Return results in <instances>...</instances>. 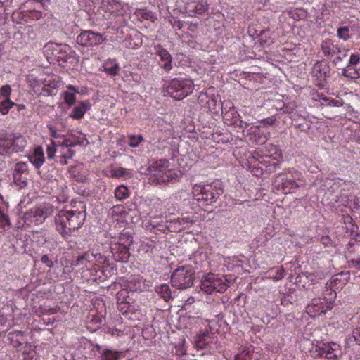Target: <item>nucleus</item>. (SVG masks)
I'll return each instance as SVG.
<instances>
[{
  "label": "nucleus",
  "instance_id": "obj_12",
  "mask_svg": "<svg viewBox=\"0 0 360 360\" xmlns=\"http://www.w3.org/2000/svg\"><path fill=\"white\" fill-rule=\"evenodd\" d=\"M185 9L190 17H194L206 13L208 11V4L203 0L192 1L186 4Z\"/></svg>",
  "mask_w": 360,
  "mask_h": 360
},
{
  "label": "nucleus",
  "instance_id": "obj_14",
  "mask_svg": "<svg viewBox=\"0 0 360 360\" xmlns=\"http://www.w3.org/2000/svg\"><path fill=\"white\" fill-rule=\"evenodd\" d=\"M111 252L113 258L116 262H120L122 263L128 262L129 258L130 257L129 249L114 245L112 247H111Z\"/></svg>",
  "mask_w": 360,
  "mask_h": 360
},
{
  "label": "nucleus",
  "instance_id": "obj_3",
  "mask_svg": "<svg viewBox=\"0 0 360 360\" xmlns=\"http://www.w3.org/2000/svg\"><path fill=\"white\" fill-rule=\"evenodd\" d=\"M223 193V184L219 181H215L203 186L195 185L193 190L194 199L199 202V205L202 206L215 202Z\"/></svg>",
  "mask_w": 360,
  "mask_h": 360
},
{
  "label": "nucleus",
  "instance_id": "obj_39",
  "mask_svg": "<svg viewBox=\"0 0 360 360\" xmlns=\"http://www.w3.org/2000/svg\"><path fill=\"white\" fill-rule=\"evenodd\" d=\"M269 133L267 134H261L260 131L259 134L256 136V137L253 139L252 141H255L257 145H263L264 144L269 138Z\"/></svg>",
  "mask_w": 360,
  "mask_h": 360
},
{
  "label": "nucleus",
  "instance_id": "obj_10",
  "mask_svg": "<svg viewBox=\"0 0 360 360\" xmlns=\"http://www.w3.org/2000/svg\"><path fill=\"white\" fill-rule=\"evenodd\" d=\"M28 169L25 162H18L15 165L13 177L14 183L20 188L27 186Z\"/></svg>",
  "mask_w": 360,
  "mask_h": 360
},
{
  "label": "nucleus",
  "instance_id": "obj_17",
  "mask_svg": "<svg viewBox=\"0 0 360 360\" xmlns=\"http://www.w3.org/2000/svg\"><path fill=\"white\" fill-rule=\"evenodd\" d=\"M155 50L156 54L160 58V60L164 62V63L161 65L162 68L166 72H169L172 68V57L171 54L161 46H157Z\"/></svg>",
  "mask_w": 360,
  "mask_h": 360
},
{
  "label": "nucleus",
  "instance_id": "obj_23",
  "mask_svg": "<svg viewBox=\"0 0 360 360\" xmlns=\"http://www.w3.org/2000/svg\"><path fill=\"white\" fill-rule=\"evenodd\" d=\"M321 49L325 56H329L341 53L342 49L337 45H334L330 40L323 41L321 44Z\"/></svg>",
  "mask_w": 360,
  "mask_h": 360
},
{
  "label": "nucleus",
  "instance_id": "obj_59",
  "mask_svg": "<svg viewBox=\"0 0 360 360\" xmlns=\"http://www.w3.org/2000/svg\"><path fill=\"white\" fill-rule=\"evenodd\" d=\"M140 14H141L142 18H145L146 20H148V19L151 18L152 16H153L152 12H150L149 11L142 10L140 12Z\"/></svg>",
  "mask_w": 360,
  "mask_h": 360
},
{
  "label": "nucleus",
  "instance_id": "obj_25",
  "mask_svg": "<svg viewBox=\"0 0 360 360\" xmlns=\"http://www.w3.org/2000/svg\"><path fill=\"white\" fill-rule=\"evenodd\" d=\"M133 242V236L129 233L122 232L120 233L118 242L115 245L130 249Z\"/></svg>",
  "mask_w": 360,
  "mask_h": 360
},
{
  "label": "nucleus",
  "instance_id": "obj_13",
  "mask_svg": "<svg viewBox=\"0 0 360 360\" xmlns=\"http://www.w3.org/2000/svg\"><path fill=\"white\" fill-rule=\"evenodd\" d=\"M307 312L311 316H316L325 314L328 310L331 309L330 304L324 303L319 299L313 300L311 303L307 307Z\"/></svg>",
  "mask_w": 360,
  "mask_h": 360
},
{
  "label": "nucleus",
  "instance_id": "obj_56",
  "mask_svg": "<svg viewBox=\"0 0 360 360\" xmlns=\"http://www.w3.org/2000/svg\"><path fill=\"white\" fill-rule=\"evenodd\" d=\"M348 51H349L348 49H345L344 51L342 50L341 53H337L338 54V56L333 60V63H336L337 61H342L345 58H346L347 56Z\"/></svg>",
  "mask_w": 360,
  "mask_h": 360
},
{
  "label": "nucleus",
  "instance_id": "obj_8",
  "mask_svg": "<svg viewBox=\"0 0 360 360\" xmlns=\"http://www.w3.org/2000/svg\"><path fill=\"white\" fill-rule=\"evenodd\" d=\"M104 41L102 34L92 30L82 31L77 37L76 41L83 46H94L101 44Z\"/></svg>",
  "mask_w": 360,
  "mask_h": 360
},
{
  "label": "nucleus",
  "instance_id": "obj_48",
  "mask_svg": "<svg viewBox=\"0 0 360 360\" xmlns=\"http://www.w3.org/2000/svg\"><path fill=\"white\" fill-rule=\"evenodd\" d=\"M129 170L122 167H119L115 170L113 175L117 178H120L129 176Z\"/></svg>",
  "mask_w": 360,
  "mask_h": 360
},
{
  "label": "nucleus",
  "instance_id": "obj_44",
  "mask_svg": "<svg viewBox=\"0 0 360 360\" xmlns=\"http://www.w3.org/2000/svg\"><path fill=\"white\" fill-rule=\"evenodd\" d=\"M130 307L131 305L129 301L124 300L118 302L117 309L120 312L124 314L129 311Z\"/></svg>",
  "mask_w": 360,
  "mask_h": 360
},
{
  "label": "nucleus",
  "instance_id": "obj_49",
  "mask_svg": "<svg viewBox=\"0 0 360 360\" xmlns=\"http://www.w3.org/2000/svg\"><path fill=\"white\" fill-rule=\"evenodd\" d=\"M41 262L46 265V267L51 269L54 266V262L49 258L47 255H43L41 257Z\"/></svg>",
  "mask_w": 360,
  "mask_h": 360
},
{
  "label": "nucleus",
  "instance_id": "obj_53",
  "mask_svg": "<svg viewBox=\"0 0 360 360\" xmlns=\"http://www.w3.org/2000/svg\"><path fill=\"white\" fill-rule=\"evenodd\" d=\"M359 61H360V56L359 54H356V53L352 54L347 65L354 66V65H357L359 63Z\"/></svg>",
  "mask_w": 360,
  "mask_h": 360
},
{
  "label": "nucleus",
  "instance_id": "obj_31",
  "mask_svg": "<svg viewBox=\"0 0 360 360\" xmlns=\"http://www.w3.org/2000/svg\"><path fill=\"white\" fill-rule=\"evenodd\" d=\"M120 355V352H119L105 349L101 353V360H117Z\"/></svg>",
  "mask_w": 360,
  "mask_h": 360
},
{
  "label": "nucleus",
  "instance_id": "obj_60",
  "mask_svg": "<svg viewBox=\"0 0 360 360\" xmlns=\"http://www.w3.org/2000/svg\"><path fill=\"white\" fill-rule=\"evenodd\" d=\"M119 70V67L117 65H115L112 68L108 69V72L110 75H116L117 74V71Z\"/></svg>",
  "mask_w": 360,
  "mask_h": 360
},
{
  "label": "nucleus",
  "instance_id": "obj_18",
  "mask_svg": "<svg viewBox=\"0 0 360 360\" xmlns=\"http://www.w3.org/2000/svg\"><path fill=\"white\" fill-rule=\"evenodd\" d=\"M330 70L329 63L323 60L321 61L316 62L314 65V72L315 76L320 79H324L326 78Z\"/></svg>",
  "mask_w": 360,
  "mask_h": 360
},
{
  "label": "nucleus",
  "instance_id": "obj_26",
  "mask_svg": "<svg viewBox=\"0 0 360 360\" xmlns=\"http://www.w3.org/2000/svg\"><path fill=\"white\" fill-rule=\"evenodd\" d=\"M155 291L160 295L165 302H169L172 299L171 289L167 284H162L159 286H156Z\"/></svg>",
  "mask_w": 360,
  "mask_h": 360
},
{
  "label": "nucleus",
  "instance_id": "obj_41",
  "mask_svg": "<svg viewBox=\"0 0 360 360\" xmlns=\"http://www.w3.org/2000/svg\"><path fill=\"white\" fill-rule=\"evenodd\" d=\"M348 342H356L359 345H360V328H356L353 330L351 335H349L347 338Z\"/></svg>",
  "mask_w": 360,
  "mask_h": 360
},
{
  "label": "nucleus",
  "instance_id": "obj_2",
  "mask_svg": "<svg viewBox=\"0 0 360 360\" xmlns=\"http://www.w3.org/2000/svg\"><path fill=\"white\" fill-rule=\"evenodd\" d=\"M43 52L48 60L56 59L63 68H74L79 63V56L67 44L49 42L44 46Z\"/></svg>",
  "mask_w": 360,
  "mask_h": 360
},
{
  "label": "nucleus",
  "instance_id": "obj_16",
  "mask_svg": "<svg viewBox=\"0 0 360 360\" xmlns=\"http://www.w3.org/2000/svg\"><path fill=\"white\" fill-rule=\"evenodd\" d=\"M350 279L349 271H342L336 274L330 282V286L335 290H341Z\"/></svg>",
  "mask_w": 360,
  "mask_h": 360
},
{
  "label": "nucleus",
  "instance_id": "obj_28",
  "mask_svg": "<svg viewBox=\"0 0 360 360\" xmlns=\"http://www.w3.org/2000/svg\"><path fill=\"white\" fill-rule=\"evenodd\" d=\"M211 277H212V273L207 274L204 278L201 281L200 288L201 290L208 294H212L214 292V287H212Z\"/></svg>",
  "mask_w": 360,
  "mask_h": 360
},
{
  "label": "nucleus",
  "instance_id": "obj_24",
  "mask_svg": "<svg viewBox=\"0 0 360 360\" xmlns=\"http://www.w3.org/2000/svg\"><path fill=\"white\" fill-rule=\"evenodd\" d=\"M68 90L63 94L65 102L68 105H72L76 101L75 94L79 93L78 89L72 85L68 86Z\"/></svg>",
  "mask_w": 360,
  "mask_h": 360
},
{
  "label": "nucleus",
  "instance_id": "obj_37",
  "mask_svg": "<svg viewBox=\"0 0 360 360\" xmlns=\"http://www.w3.org/2000/svg\"><path fill=\"white\" fill-rule=\"evenodd\" d=\"M247 134L245 138L249 141H253L259 132L260 131V126H252L250 128L246 129Z\"/></svg>",
  "mask_w": 360,
  "mask_h": 360
},
{
  "label": "nucleus",
  "instance_id": "obj_46",
  "mask_svg": "<svg viewBox=\"0 0 360 360\" xmlns=\"http://www.w3.org/2000/svg\"><path fill=\"white\" fill-rule=\"evenodd\" d=\"M124 212V207L120 205L113 206L109 210V214L112 217L114 216H122V213Z\"/></svg>",
  "mask_w": 360,
  "mask_h": 360
},
{
  "label": "nucleus",
  "instance_id": "obj_19",
  "mask_svg": "<svg viewBox=\"0 0 360 360\" xmlns=\"http://www.w3.org/2000/svg\"><path fill=\"white\" fill-rule=\"evenodd\" d=\"M282 176L283 174L281 173L278 174L276 182L278 181V179H281V182L278 184V186L281 187L283 193H290L292 189L297 188L300 186L295 179L283 178Z\"/></svg>",
  "mask_w": 360,
  "mask_h": 360
},
{
  "label": "nucleus",
  "instance_id": "obj_27",
  "mask_svg": "<svg viewBox=\"0 0 360 360\" xmlns=\"http://www.w3.org/2000/svg\"><path fill=\"white\" fill-rule=\"evenodd\" d=\"M342 75L351 79H359L360 78V68L347 65L342 69Z\"/></svg>",
  "mask_w": 360,
  "mask_h": 360
},
{
  "label": "nucleus",
  "instance_id": "obj_22",
  "mask_svg": "<svg viewBox=\"0 0 360 360\" xmlns=\"http://www.w3.org/2000/svg\"><path fill=\"white\" fill-rule=\"evenodd\" d=\"M29 158L36 168H39L45 160L42 148L41 146L35 148L33 155H30Z\"/></svg>",
  "mask_w": 360,
  "mask_h": 360
},
{
  "label": "nucleus",
  "instance_id": "obj_64",
  "mask_svg": "<svg viewBox=\"0 0 360 360\" xmlns=\"http://www.w3.org/2000/svg\"><path fill=\"white\" fill-rule=\"evenodd\" d=\"M75 153L72 150H68V153L64 155L65 158H71L74 155Z\"/></svg>",
  "mask_w": 360,
  "mask_h": 360
},
{
  "label": "nucleus",
  "instance_id": "obj_57",
  "mask_svg": "<svg viewBox=\"0 0 360 360\" xmlns=\"http://www.w3.org/2000/svg\"><path fill=\"white\" fill-rule=\"evenodd\" d=\"M153 172H154V170H153V167L152 165L148 166V167H142L141 168V171H140V172L141 174H146V175L150 174H151Z\"/></svg>",
  "mask_w": 360,
  "mask_h": 360
},
{
  "label": "nucleus",
  "instance_id": "obj_61",
  "mask_svg": "<svg viewBox=\"0 0 360 360\" xmlns=\"http://www.w3.org/2000/svg\"><path fill=\"white\" fill-rule=\"evenodd\" d=\"M41 13L37 11L31 12V16L32 18L39 19L41 17Z\"/></svg>",
  "mask_w": 360,
  "mask_h": 360
},
{
  "label": "nucleus",
  "instance_id": "obj_30",
  "mask_svg": "<svg viewBox=\"0 0 360 360\" xmlns=\"http://www.w3.org/2000/svg\"><path fill=\"white\" fill-rule=\"evenodd\" d=\"M15 105L10 98H6L0 102V112L5 115L8 113L9 110Z\"/></svg>",
  "mask_w": 360,
  "mask_h": 360
},
{
  "label": "nucleus",
  "instance_id": "obj_4",
  "mask_svg": "<svg viewBox=\"0 0 360 360\" xmlns=\"http://www.w3.org/2000/svg\"><path fill=\"white\" fill-rule=\"evenodd\" d=\"M26 146L25 138L20 134H0V156L9 158L13 153L23 152Z\"/></svg>",
  "mask_w": 360,
  "mask_h": 360
},
{
  "label": "nucleus",
  "instance_id": "obj_9",
  "mask_svg": "<svg viewBox=\"0 0 360 360\" xmlns=\"http://www.w3.org/2000/svg\"><path fill=\"white\" fill-rule=\"evenodd\" d=\"M214 336L211 332V328L206 327L201 329L194 337L195 347L198 349H205L210 347V345L214 341Z\"/></svg>",
  "mask_w": 360,
  "mask_h": 360
},
{
  "label": "nucleus",
  "instance_id": "obj_15",
  "mask_svg": "<svg viewBox=\"0 0 360 360\" xmlns=\"http://www.w3.org/2000/svg\"><path fill=\"white\" fill-rule=\"evenodd\" d=\"M212 287H214V292H225L228 287L229 283H230V280L227 278L226 276H222L219 277L218 275L212 274V277H211Z\"/></svg>",
  "mask_w": 360,
  "mask_h": 360
},
{
  "label": "nucleus",
  "instance_id": "obj_58",
  "mask_svg": "<svg viewBox=\"0 0 360 360\" xmlns=\"http://www.w3.org/2000/svg\"><path fill=\"white\" fill-rule=\"evenodd\" d=\"M320 242L324 245H328L332 243V240L328 236H324L320 238Z\"/></svg>",
  "mask_w": 360,
  "mask_h": 360
},
{
  "label": "nucleus",
  "instance_id": "obj_6",
  "mask_svg": "<svg viewBox=\"0 0 360 360\" xmlns=\"http://www.w3.org/2000/svg\"><path fill=\"white\" fill-rule=\"evenodd\" d=\"M193 81L188 79H173L167 87L168 95L176 100H181L193 91Z\"/></svg>",
  "mask_w": 360,
  "mask_h": 360
},
{
  "label": "nucleus",
  "instance_id": "obj_36",
  "mask_svg": "<svg viewBox=\"0 0 360 360\" xmlns=\"http://www.w3.org/2000/svg\"><path fill=\"white\" fill-rule=\"evenodd\" d=\"M349 31L350 27L349 26H342L338 29L337 35L340 39L347 41L350 39Z\"/></svg>",
  "mask_w": 360,
  "mask_h": 360
},
{
  "label": "nucleus",
  "instance_id": "obj_29",
  "mask_svg": "<svg viewBox=\"0 0 360 360\" xmlns=\"http://www.w3.org/2000/svg\"><path fill=\"white\" fill-rule=\"evenodd\" d=\"M114 195L117 200L122 201L129 196V191L127 186L120 185L115 190Z\"/></svg>",
  "mask_w": 360,
  "mask_h": 360
},
{
  "label": "nucleus",
  "instance_id": "obj_52",
  "mask_svg": "<svg viewBox=\"0 0 360 360\" xmlns=\"http://www.w3.org/2000/svg\"><path fill=\"white\" fill-rule=\"evenodd\" d=\"M56 151V146H55L54 142L52 141L51 145H49L46 148V153H47L48 158H50V159L53 158L55 155Z\"/></svg>",
  "mask_w": 360,
  "mask_h": 360
},
{
  "label": "nucleus",
  "instance_id": "obj_42",
  "mask_svg": "<svg viewBox=\"0 0 360 360\" xmlns=\"http://www.w3.org/2000/svg\"><path fill=\"white\" fill-rule=\"evenodd\" d=\"M105 264L106 266H103L101 271L105 277H108L112 274V272L116 271V265L110 263H107Z\"/></svg>",
  "mask_w": 360,
  "mask_h": 360
},
{
  "label": "nucleus",
  "instance_id": "obj_45",
  "mask_svg": "<svg viewBox=\"0 0 360 360\" xmlns=\"http://www.w3.org/2000/svg\"><path fill=\"white\" fill-rule=\"evenodd\" d=\"M82 255L77 257V259L73 262L72 264V266L75 267L79 268V269H84V268H88V262H86L85 260L82 259Z\"/></svg>",
  "mask_w": 360,
  "mask_h": 360
},
{
  "label": "nucleus",
  "instance_id": "obj_43",
  "mask_svg": "<svg viewBox=\"0 0 360 360\" xmlns=\"http://www.w3.org/2000/svg\"><path fill=\"white\" fill-rule=\"evenodd\" d=\"M94 262L98 264H105L109 263V259L100 252H94Z\"/></svg>",
  "mask_w": 360,
  "mask_h": 360
},
{
  "label": "nucleus",
  "instance_id": "obj_54",
  "mask_svg": "<svg viewBox=\"0 0 360 360\" xmlns=\"http://www.w3.org/2000/svg\"><path fill=\"white\" fill-rule=\"evenodd\" d=\"M0 223H1L2 226H11L10 219L7 214L4 212H0Z\"/></svg>",
  "mask_w": 360,
  "mask_h": 360
},
{
  "label": "nucleus",
  "instance_id": "obj_38",
  "mask_svg": "<svg viewBox=\"0 0 360 360\" xmlns=\"http://www.w3.org/2000/svg\"><path fill=\"white\" fill-rule=\"evenodd\" d=\"M238 117H239V115H238ZM233 120L232 121L231 124L234 125L236 127H239V128L243 129V133H245V129H248L250 125L249 123H248L245 121H243L242 120H240V117H233Z\"/></svg>",
  "mask_w": 360,
  "mask_h": 360
},
{
  "label": "nucleus",
  "instance_id": "obj_62",
  "mask_svg": "<svg viewBox=\"0 0 360 360\" xmlns=\"http://www.w3.org/2000/svg\"><path fill=\"white\" fill-rule=\"evenodd\" d=\"M183 22L180 20H176L174 24V26H176L178 28V30H181L183 27Z\"/></svg>",
  "mask_w": 360,
  "mask_h": 360
},
{
  "label": "nucleus",
  "instance_id": "obj_34",
  "mask_svg": "<svg viewBox=\"0 0 360 360\" xmlns=\"http://www.w3.org/2000/svg\"><path fill=\"white\" fill-rule=\"evenodd\" d=\"M179 178V172L174 169H167L161 176V181L163 182H169Z\"/></svg>",
  "mask_w": 360,
  "mask_h": 360
},
{
  "label": "nucleus",
  "instance_id": "obj_55",
  "mask_svg": "<svg viewBox=\"0 0 360 360\" xmlns=\"http://www.w3.org/2000/svg\"><path fill=\"white\" fill-rule=\"evenodd\" d=\"M276 122V119L274 117H269L265 119H263L260 121V123L263 124L264 127L271 126Z\"/></svg>",
  "mask_w": 360,
  "mask_h": 360
},
{
  "label": "nucleus",
  "instance_id": "obj_47",
  "mask_svg": "<svg viewBox=\"0 0 360 360\" xmlns=\"http://www.w3.org/2000/svg\"><path fill=\"white\" fill-rule=\"evenodd\" d=\"M57 85L56 83H49L47 84H44L42 91L44 94H46L47 96H53L54 94L53 93V89H55L56 88Z\"/></svg>",
  "mask_w": 360,
  "mask_h": 360
},
{
  "label": "nucleus",
  "instance_id": "obj_63",
  "mask_svg": "<svg viewBox=\"0 0 360 360\" xmlns=\"http://www.w3.org/2000/svg\"><path fill=\"white\" fill-rule=\"evenodd\" d=\"M7 322V319L4 315H0V326H4Z\"/></svg>",
  "mask_w": 360,
  "mask_h": 360
},
{
  "label": "nucleus",
  "instance_id": "obj_1",
  "mask_svg": "<svg viewBox=\"0 0 360 360\" xmlns=\"http://www.w3.org/2000/svg\"><path fill=\"white\" fill-rule=\"evenodd\" d=\"M71 204L74 209L62 210L54 217L56 229L65 239L83 225L86 216L84 202H72Z\"/></svg>",
  "mask_w": 360,
  "mask_h": 360
},
{
  "label": "nucleus",
  "instance_id": "obj_33",
  "mask_svg": "<svg viewBox=\"0 0 360 360\" xmlns=\"http://www.w3.org/2000/svg\"><path fill=\"white\" fill-rule=\"evenodd\" d=\"M169 162L167 160L165 159H161L158 161H156L153 163V167L154 172H158L163 173L164 172L167 171V168L169 167Z\"/></svg>",
  "mask_w": 360,
  "mask_h": 360
},
{
  "label": "nucleus",
  "instance_id": "obj_7",
  "mask_svg": "<svg viewBox=\"0 0 360 360\" xmlns=\"http://www.w3.org/2000/svg\"><path fill=\"white\" fill-rule=\"evenodd\" d=\"M198 103L201 104L208 112L212 114L218 115L222 110V104L219 96H209L206 93H201L198 96Z\"/></svg>",
  "mask_w": 360,
  "mask_h": 360
},
{
  "label": "nucleus",
  "instance_id": "obj_40",
  "mask_svg": "<svg viewBox=\"0 0 360 360\" xmlns=\"http://www.w3.org/2000/svg\"><path fill=\"white\" fill-rule=\"evenodd\" d=\"M143 140V138L141 135H130L129 136V145L131 147H137Z\"/></svg>",
  "mask_w": 360,
  "mask_h": 360
},
{
  "label": "nucleus",
  "instance_id": "obj_51",
  "mask_svg": "<svg viewBox=\"0 0 360 360\" xmlns=\"http://www.w3.org/2000/svg\"><path fill=\"white\" fill-rule=\"evenodd\" d=\"M0 91L1 96H4L5 98H9L11 93V87L9 84L4 85L1 88Z\"/></svg>",
  "mask_w": 360,
  "mask_h": 360
},
{
  "label": "nucleus",
  "instance_id": "obj_11",
  "mask_svg": "<svg viewBox=\"0 0 360 360\" xmlns=\"http://www.w3.org/2000/svg\"><path fill=\"white\" fill-rule=\"evenodd\" d=\"M319 354L328 359H337L341 355L340 345L335 342L323 344L319 347Z\"/></svg>",
  "mask_w": 360,
  "mask_h": 360
},
{
  "label": "nucleus",
  "instance_id": "obj_21",
  "mask_svg": "<svg viewBox=\"0 0 360 360\" xmlns=\"http://www.w3.org/2000/svg\"><path fill=\"white\" fill-rule=\"evenodd\" d=\"M91 108V104L89 101H82L75 106L70 116L75 120H79L83 117L84 113Z\"/></svg>",
  "mask_w": 360,
  "mask_h": 360
},
{
  "label": "nucleus",
  "instance_id": "obj_50",
  "mask_svg": "<svg viewBox=\"0 0 360 360\" xmlns=\"http://www.w3.org/2000/svg\"><path fill=\"white\" fill-rule=\"evenodd\" d=\"M82 259L85 260L88 264L94 262V252H86L82 255Z\"/></svg>",
  "mask_w": 360,
  "mask_h": 360
},
{
  "label": "nucleus",
  "instance_id": "obj_32",
  "mask_svg": "<svg viewBox=\"0 0 360 360\" xmlns=\"http://www.w3.org/2000/svg\"><path fill=\"white\" fill-rule=\"evenodd\" d=\"M183 221H184V220L179 219V218H178L176 219H174L173 221L168 222L167 227L170 231L179 232L181 230L186 228V226L181 225V223H184Z\"/></svg>",
  "mask_w": 360,
  "mask_h": 360
},
{
  "label": "nucleus",
  "instance_id": "obj_35",
  "mask_svg": "<svg viewBox=\"0 0 360 360\" xmlns=\"http://www.w3.org/2000/svg\"><path fill=\"white\" fill-rule=\"evenodd\" d=\"M22 219L25 223L29 226H31L33 223H37L34 207H32L30 210L25 212L22 216Z\"/></svg>",
  "mask_w": 360,
  "mask_h": 360
},
{
  "label": "nucleus",
  "instance_id": "obj_5",
  "mask_svg": "<svg viewBox=\"0 0 360 360\" xmlns=\"http://www.w3.org/2000/svg\"><path fill=\"white\" fill-rule=\"evenodd\" d=\"M195 271L191 266L177 268L171 276L172 286L178 289H186L193 285Z\"/></svg>",
  "mask_w": 360,
  "mask_h": 360
},
{
  "label": "nucleus",
  "instance_id": "obj_20",
  "mask_svg": "<svg viewBox=\"0 0 360 360\" xmlns=\"http://www.w3.org/2000/svg\"><path fill=\"white\" fill-rule=\"evenodd\" d=\"M37 223H42L53 212V207L50 205H39L34 207Z\"/></svg>",
  "mask_w": 360,
  "mask_h": 360
}]
</instances>
